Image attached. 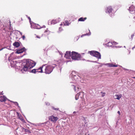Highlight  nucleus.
Masks as SVG:
<instances>
[{
	"instance_id": "obj_11",
	"label": "nucleus",
	"mask_w": 135,
	"mask_h": 135,
	"mask_svg": "<svg viewBox=\"0 0 135 135\" xmlns=\"http://www.w3.org/2000/svg\"><path fill=\"white\" fill-rule=\"evenodd\" d=\"M135 7L132 5L131 6L129 7L128 10L130 11H135Z\"/></svg>"
},
{
	"instance_id": "obj_30",
	"label": "nucleus",
	"mask_w": 135,
	"mask_h": 135,
	"mask_svg": "<svg viewBox=\"0 0 135 135\" xmlns=\"http://www.w3.org/2000/svg\"><path fill=\"white\" fill-rule=\"evenodd\" d=\"M134 36V34H133V35H131V37L132 38L133 37V36Z\"/></svg>"
},
{
	"instance_id": "obj_24",
	"label": "nucleus",
	"mask_w": 135,
	"mask_h": 135,
	"mask_svg": "<svg viewBox=\"0 0 135 135\" xmlns=\"http://www.w3.org/2000/svg\"><path fill=\"white\" fill-rule=\"evenodd\" d=\"M72 86H73V87L74 90L75 91H76V87H75V86L74 85H72Z\"/></svg>"
},
{
	"instance_id": "obj_17",
	"label": "nucleus",
	"mask_w": 135,
	"mask_h": 135,
	"mask_svg": "<svg viewBox=\"0 0 135 135\" xmlns=\"http://www.w3.org/2000/svg\"><path fill=\"white\" fill-rule=\"evenodd\" d=\"M81 93H78L75 96V99L76 100H77L78 99L79 96H80Z\"/></svg>"
},
{
	"instance_id": "obj_34",
	"label": "nucleus",
	"mask_w": 135,
	"mask_h": 135,
	"mask_svg": "<svg viewBox=\"0 0 135 135\" xmlns=\"http://www.w3.org/2000/svg\"><path fill=\"white\" fill-rule=\"evenodd\" d=\"M76 76L75 75L74 76V77H76Z\"/></svg>"
},
{
	"instance_id": "obj_10",
	"label": "nucleus",
	"mask_w": 135,
	"mask_h": 135,
	"mask_svg": "<svg viewBox=\"0 0 135 135\" xmlns=\"http://www.w3.org/2000/svg\"><path fill=\"white\" fill-rule=\"evenodd\" d=\"M6 100V98L4 96L0 97V101L1 102H4Z\"/></svg>"
},
{
	"instance_id": "obj_25",
	"label": "nucleus",
	"mask_w": 135,
	"mask_h": 135,
	"mask_svg": "<svg viewBox=\"0 0 135 135\" xmlns=\"http://www.w3.org/2000/svg\"><path fill=\"white\" fill-rule=\"evenodd\" d=\"M59 30L60 31H61L63 30V29H62V28L61 27L59 28Z\"/></svg>"
},
{
	"instance_id": "obj_32",
	"label": "nucleus",
	"mask_w": 135,
	"mask_h": 135,
	"mask_svg": "<svg viewBox=\"0 0 135 135\" xmlns=\"http://www.w3.org/2000/svg\"><path fill=\"white\" fill-rule=\"evenodd\" d=\"M37 38H40V37H38L37 36Z\"/></svg>"
},
{
	"instance_id": "obj_21",
	"label": "nucleus",
	"mask_w": 135,
	"mask_h": 135,
	"mask_svg": "<svg viewBox=\"0 0 135 135\" xmlns=\"http://www.w3.org/2000/svg\"><path fill=\"white\" fill-rule=\"evenodd\" d=\"M52 108L53 109H54L56 110H58L59 109V108H55L54 107H52Z\"/></svg>"
},
{
	"instance_id": "obj_1",
	"label": "nucleus",
	"mask_w": 135,
	"mask_h": 135,
	"mask_svg": "<svg viewBox=\"0 0 135 135\" xmlns=\"http://www.w3.org/2000/svg\"><path fill=\"white\" fill-rule=\"evenodd\" d=\"M35 65L36 63L33 61L29 59L27 60L24 63L23 67L21 70L25 71H29V70L35 66Z\"/></svg>"
},
{
	"instance_id": "obj_35",
	"label": "nucleus",
	"mask_w": 135,
	"mask_h": 135,
	"mask_svg": "<svg viewBox=\"0 0 135 135\" xmlns=\"http://www.w3.org/2000/svg\"><path fill=\"white\" fill-rule=\"evenodd\" d=\"M104 95H103L102 96H103Z\"/></svg>"
},
{
	"instance_id": "obj_6",
	"label": "nucleus",
	"mask_w": 135,
	"mask_h": 135,
	"mask_svg": "<svg viewBox=\"0 0 135 135\" xmlns=\"http://www.w3.org/2000/svg\"><path fill=\"white\" fill-rule=\"evenodd\" d=\"M71 53L70 51H67L64 56V57L67 59H69L71 57Z\"/></svg>"
},
{
	"instance_id": "obj_28",
	"label": "nucleus",
	"mask_w": 135,
	"mask_h": 135,
	"mask_svg": "<svg viewBox=\"0 0 135 135\" xmlns=\"http://www.w3.org/2000/svg\"><path fill=\"white\" fill-rule=\"evenodd\" d=\"M28 18L29 19V20L30 21V22L31 20V18H30V17H28Z\"/></svg>"
},
{
	"instance_id": "obj_12",
	"label": "nucleus",
	"mask_w": 135,
	"mask_h": 135,
	"mask_svg": "<svg viewBox=\"0 0 135 135\" xmlns=\"http://www.w3.org/2000/svg\"><path fill=\"white\" fill-rule=\"evenodd\" d=\"M13 45L16 47H18L20 46V44L19 42H16L13 43Z\"/></svg>"
},
{
	"instance_id": "obj_15",
	"label": "nucleus",
	"mask_w": 135,
	"mask_h": 135,
	"mask_svg": "<svg viewBox=\"0 0 135 135\" xmlns=\"http://www.w3.org/2000/svg\"><path fill=\"white\" fill-rule=\"evenodd\" d=\"M57 22V21L56 20H53L51 22V24L54 25Z\"/></svg>"
},
{
	"instance_id": "obj_8",
	"label": "nucleus",
	"mask_w": 135,
	"mask_h": 135,
	"mask_svg": "<svg viewBox=\"0 0 135 135\" xmlns=\"http://www.w3.org/2000/svg\"><path fill=\"white\" fill-rule=\"evenodd\" d=\"M113 10V9L111 6H109L107 7L106 11V13H107V12L110 13H111L112 12Z\"/></svg>"
},
{
	"instance_id": "obj_16",
	"label": "nucleus",
	"mask_w": 135,
	"mask_h": 135,
	"mask_svg": "<svg viewBox=\"0 0 135 135\" xmlns=\"http://www.w3.org/2000/svg\"><path fill=\"white\" fill-rule=\"evenodd\" d=\"M64 25L68 26L69 24V23L68 21H65L64 22Z\"/></svg>"
},
{
	"instance_id": "obj_19",
	"label": "nucleus",
	"mask_w": 135,
	"mask_h": 135,
	"mask_svg": "<svg viewBox=\"0 0 135 135\" xmlns=\"http://www.w3.org/2000/svg\"><path fill=\"white\" fill-rule=\"evenodd\" d=\"M112 45L113 43L111 42H109L107 44L108 46H112Z\"/></svg>"
},
{
	"instance_id": "obj_3",
	"label": "nucleus",
	"mask_w": 135,
	"mask_h": 135,
	"mask_svg": "<svg viewBox=\"0 0 135 135\" xmlns=\"http://www.w3.org/2000/svg\"><path fill=\"white\" fill-rule=\"evenodd\" d=\"M54 67L51 65H48L45 68L44 72L47 74H49L52 71Z\"/></svg>"
},
{
	"instance_id": "obj_5",
	"label": "nucleus",
	"mask_w": 135,
	"mask_h": 135,
	"mask_svg": "<svg viewBox=\"0 0 135 135\" xmlns=\"http://www.w3.org/2000/svg\"><path fill=\"white\" fill-rule=\"evenodd\" d=\"M49 120L54 123H55L58 120V118L56 117L53 115L49 116Z\"/></svg>"
},
{
	"instance_id": "obj_7",
	"label": "nucleus",
	"mask_w": 135,
	"mask_h": 135,
	"mask_svg": "<svg viewBox=\"0 0 135 135\" xmlns=\"http://www.w3.org/2000/svg\"><path fill=\"white\" fill-rule=\"evenodd\" d=\"M26 49L25 47H23L20 49L17 50L16 51V53L17 54H20L26 51Z\"/></svg>"
},
{
	"instance_id": "obj_2",
	"label": "nucleus",
	"mask_w": 135,
	"mask_h": 135,
	"mask_svg": "<svg viewBox=\"0 0 135 135\" xmlns=\"http://www.w3.org/2000/svg\"><path fill=\"white\" fill-rule=\"evenodd\" d=\"M71 57L73 60H79L81 59V55L76 52L73 51L71 52Z\"/></svg>"
},
{
	"instance_id": "obj_23",
	"label": "nucleus",
	"mask_w": 135,
	"mask_h": 135,
	"mask_svg": "<svg viewBox=\"0 0 135 135\" xmlns=\"http://www.w3.org/2000/svg\"><path fill=\"white\" fill-rule=\"evenodd\" d=\"M110 64H111V63H110L106 64L105 65H107V66H108V67H110Z\"/></svg>"
},
{
	"instance_id": "obj_9",
	"label": "nucleus",
	"mask_w": 135,
	"mask_h": 135,
	"mask_svg": "<svg viewBox=\"0 0 135 135\" xmlns=\"http://www.w3.org/2000/svg\"><path fill=\"white\" fill-rule=\"evenodd\" d=\"M44 66H42L38 69H36V71H37L36 72V73L43 72L42 71V69L44 68Z\"/></svg>"
},
{
	"instance_id": "obj_20",
	"label": "nucleus",
	"mask_w": 135,
	"mask_h": 135,
	"mask_svg": "<svg viewBox=\"0 0 135 135\" xmlns=\"http://www.w3.org/2000/svg\"><path fill=\"white\" fill-rule=\"evenodd\" d=\"M36 69H33L31 71V72L32 73H34V74H35L36 73V72L37 71H36Z\"/></svg>"
},
{
	"instance_id": "obj_14",
	"label": "nucleus",
	"mask_w": 135,
	"mask_h": 135,
	"mask_svg": "<svg viewBox=\"0 0 135 135\" xmlns=\"http://www.w3.org/2000/svg\"><path fill=\"white\" fill-rule=\"evenodd\" d=\"M87 19V18L86 17H85V18H83V17H80L78 19V21H84L85 20H86Z\"/></svg>"
},
{
	"instance_id": "obj_27",
	"label": "nucleus",
	"mask_w": 135,
	"mask_h": 135,
	"mask_svg": "<svg viewBox=\"0 0 135 135\" xmlns=\"http://www.w3.org/2000/svg\"><path fill=\"white\" fill-rule=\"evenodd\" d=\"M22 38L23 40H24L25 38V36L23 35L22 36Z\"/></svg>"
},
{
	"instance_id": "obj_18",
	"label": "nucleus",
	"mask_w": 135,
	"mask_h": 135,
	"mask_svg": "<svg viewBox=\"0 0 135 135\" xmlns=\"http://www.w3.org/2000/svg\"><path fill=\"white\" fill-rule=\"evenodd\" d=\"M118 65H115V64H112V63L110 64V67H117L118 66Z\"/></svg>"
},
{
	"instance_id": "obj_22",
	"label": "nucleus",
	"mask_w": 135,
	"mask_h": 135,
	"mask_svg": "<svg viewBox=\"0 0 135 135\" xmlns=\"http://www.w3.org/2000/svg\"><path fill=\"white\" fill-rule=\"evenodd\" d=\"M45 32H48L49 33H47V34H49V33H50L51 32L49 30H48L47 29L45 30Z\"/></svg>"
},
{
	"instance_id": "obj_4",
	"label": "nucleus",
	"mask_w": 135,
	"mask_h": 135,
	"mask_svg": "<svg viewBox=\"0 0 135 135\" xmlns=\"http://www.w3.org/2000/svg\"><path fill=\"white\" fill-rule=\"evenodd\" d=\"M89 52L90 55L96 57L98 59L101 58L100 54L98 52L95 51H90Z\"/></svg>"
},
{
	"instance_id": "obj_13",
	"label": "nucleus",
	"mask_w": 135,
	"mask_h": 135,
	"mask_svg": "<svg viewBox=\"0 0 135 135\" xmlns=\"http://www.w3.org/2000/svg\"><path fill=\"white\" fill-rule=\"evenodd\" d=\"M122 95L121 94L119 95L116 94L115 95V99L119 100L121 97Z\"/></svg>"
},
{
	"instance_id": "obj_29",
	"label": "nucleus",
	"mask_w": 135,
	"mask_h": 135,
	"mask_svg": "<svg viewBox=\"0 0 135 135\" xmlns=\"http://www.w3.org/2000/svg\"><path fill=\"white\" fill-rule=\"evenodd\" d=\"M118 113L119 115H120V112L119 111H118Z\"/></svg>"
},
{
	"instance_id": "obj_26",
	"label": "nucleus",
	"mask_w": 135,
	"mask_h": 135,
	"mask_svg": "<svg viewBox=\"0 0 135 135\" xmlns=\"http://www.w3.org/2000/svg\"><path fill=\"white\" fill-rule=\"evenodd\" d=\"M14 104H15L16 105H17L18 106V103L17 102H14Z\"/></svg>"
},
{
	"instance_id": "obj_31",
	"label": "nucleus",
	"mask_w": 135,
	"mask_h": 135,
	"mask_svg": "<svg viewBox=\"0 0 135 135\" xmlns=\"http://www.w3.org/2000/svg\"><path fill=\"white\" fill-rule=\"evenodd\" d=\"M113 44H117V43L116 42H113Z\"/></svg>"
},
{
	"instance_id": "obj_33",
	"label": "nucleus",
	"mask_w": 135,
	"mask_h": 135,
	"mask_svg": "<svg viewBox=\"0 0 135 135\" xmlns=\"http://www.w3.org/2000/svg\"><path fill=\"white\" fill-rule=\"evenodd\" d=\"M103 94H105V93H103Z\"/></svg>"
}]
</instances>
